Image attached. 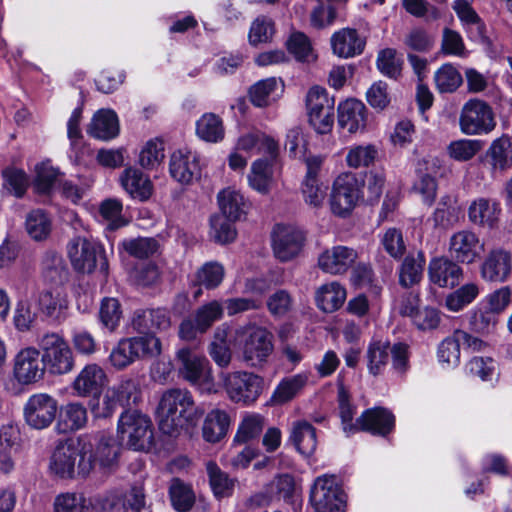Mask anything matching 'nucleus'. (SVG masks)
<instances>
[{"mask_svg":"<svg viewBox=\"0 0 512 512\" xmlns=\"http://www.w3.org/2000/svg\"><path fill=\"white\" fill-rule=\"evenodd\" d=\"M156 417L163 434L178 436L197 420V408L191 392L181 388L166 390L160 398Z\"/></svg>","mask_w":512,"mask_h":512,"instance_id":"nucleus-1","label":"nucleus"},{"mask_svg":"<svg viewBox=\"0 0 512 512\" xmlns=\"http://www.w3.org/2000/svg\"><path fill=\"white\" fill-rule=\"evenodd\" d=\"M156 417L163 434L178 436L197 420V408L191 392L181 388L166 390L160 398Z\"/></svg>","mask_w":512,"mask_h":512,"instance_id":"nucleus-2","label":"nucleus"},{"mask_svg":"<svg viewBox=\"0 0 512 512\" xmlns=\"http://www.w3.org/2000/svg\"><path fill=\"white\" fill-rule=\"evenodd\" d=\"M161 349L160 339L152 334L122 338L112 348L108 360L116 370H124L136 361L159 356Z\"/></svg>","mask_w":512,"mask_h":512,"instance_id":"nucleus-3","label":"nucleus"},{"mask_svg":"<svg viewBox=\"0 0 512 512\" xmlns=\"http://www.w3.org/2000/svg\"><path fill=\"white\" fill-rule=\"evenodd\" d=\"M36 344L45 365V372L59 376L73 370L75 365L73 351L62 334L46 331L37 336Z\"/></svg>","mask_w":512,"mask_h":512,"instance_id":"nucleus-4","label":"nucleus"},{"mask_svg":"<svg viewBox=\"0 0 512 512\" xmlns=\"http://www.w3.org/2000/svg\"><path fill=\"white\" fill-rule=\"evenodd\" d=\"M87 454L78 462L77 475L88 476L95 468L106 473L115 469L118 463L119 447L109 435H97L93 441H83Z\"/></svg>","mask_w":512,"mask_h":512,"instance_id":"nucleus-5","label":"nucleus"},{"mask_svg":"<svg viewBox=\"0 0 512 512\" xmlns=\"http://www.w3.org/2000/svg\"><path fill=\"white\" fill-rule=\"evenodd\" d=\"M178 376L202 391L212 392L214 379L209 360L194 349L183 347L176 352Z\"/></svg>","mask_w":512,"mask_h":512,"instance_id":"nucleus-6","label":"nucleus"},{"mask_svg":"<svg viewBox=\"0 0 512 512\" xmlns=\"http://www.w3.org/2000/svg\"><path fill=\"white\" fill-rule=\"evenodd\" d=\"M241 336L240 351L243 361L252 368L267 363L274 350L273 334L264 327L253 326L237 331Z\"/></svg>","mask_w":512,"mask_h":512,"instance_id":"nucleus-7","label":"nucleus"},{"mask_svg":"<svg viewBox=\"0 0 512 512\" xmlns=\"http://www.w3.org/2000/svg\"><path fill=\"white\" fill-rule=\"evenodd\" d=\"M118 433L127 446L135 451H147L153 443L152 423L137 410H125L118 420Z\"/></svg>","mask_w":512,"mask_h":512,"instance_id":"nucleus-8","label":"nucleus"},{"mask_svg":"<svg viewBox=\"0 0 512 512\" xmlns=\"http://www.w3.org/2000/svg\"><path fill=\"white\" fill-rule=\"evenodd\" d=\"M227 397L236 404L249 406L256 402L263 390V378L247 371L220 374Z\"/></svg>","mask_w":512,"mask_h":512,"instance_id":"nucleus-9","label":"nucleus"},{"mask_svg":"<svg viewBox=\"0 0 512 512\" xmlns=\"http://www.w3.org/2000/svg\"><path fill=\"white\" fill-rule=\"evenodd\" d=\"M496 127L492 107L480 99H470L461 108L459 115L460 131L468 136L487 135Z\"/></svg>","mask_w":512,"mask_h":512,"instance_id":"nucleus-10","label":"nucleus"},{"mask_svg":"<svg viewBox=\"0 0 512 512\" xmlns=\"http://www.w3.org/2000/svg\"><path fill=\"white\" fill-rule=\"evenodd\" d=\"M305 104L310 125L319 134L329 133L334 124V98L325 88L316 85L308 90Z\"/></svg>","mask_w":512,"mask_h":512,"instance_id":"nucleus-11","label":"nucleus"},{"mask_svg":"<svg viewBox=\"0 0 512 512\" xmlns=\"http://www.w3.org/2000/svg\"><path fill=\"white\" fill-rule=\"evenodd\" d=\"M314 512H344L345 500L335 475L317 477L310 491Z\"/></svg>","mask_w":512,"mask_h":512,"instance_id":"nucleus-12","label":"nucleus"},{"mask_svg":"<svg viewBox=\"0 0 512 512\" xmlns=\"http://www.w3.org/2000/svg\"><path fill=\"white\" fill-rule=\"evenodd\" d=\"M82 439L60 441L50 458V471L59 478L72 479L77 474L78 462L87 454Z\"/></svg>","mask_w":512,"mask_h":512,"instance_id":"nucleus-13","label":"nucleus"},{"mask_svg":"<svg viewBox=\"0 0 512 512\" xmlns=\"http://www.w3.org/2000/svg\"><path fill=\"white\" fill-rule=\"evenodd\" d=\"M58 411L57 400L47 393H34L23 405L25 424L37 431L50 427L55 421Z\"/></svg>","mask_w":512,"mask_h":512,"instance_id":"nucleus-14","label":"nucleus"},{"mask_svg":"<svg viewBox=\"0 0 512 512\" xmlns=\"http://www.w3.org/2000/svg\"><path fill=\"white\" fill-rule=\"evenodd\" d=\"M361 196L360 184L352 173L339 175L332 187L330 207L334 215L346 217L355 208Z\"/></svg>","mask_w":512,"mask_h":512,"instance_id":"nucleus-15","label":"nucleus"},{"mask_svg":"<svg viewBox=\"0 0 512 512\" xmlns=\"http://www.w3.org/2000/svg\"><path fill=\"white\" fill-rule=\"evenodd\" d=\"M12 362L13 377L20 385H31L44 378L45 365H43L38 346L21 348L13 357Z\"/></svg>","mask_w":512,"mask_h":512,"instance_id":"nucleus-16","label":"nucleus"},{"mask_svg":"<svg viewBox=\"0 0 512 512\" xmlns=\"http://www.w3.org/2000/svg\"><path fill=\"white\" fill-rule=\"evenodd\" d=\"M68 256L75 270L79 272H92L98 259L102 270H106L107 262L103 257V249L96 242L84 237H76L68 244Z\"/></svg>","mask_w":512,"mask_h":512,"instance_id":"nucleus-17","label":"nucleus"},{"mask_svg":"<svg viewBox=\"0 0 512 512\" xmlns=\"http://www.w3.org/2000/svg\"><path fill=\"white\" fill-rule=\"evenodd\" d=\"M304 241L305 235L298 227L277 224L272 234L273 253L281 262L291 261L300 254Z\"/></svg>","mask_w":512,"mask_h":512,"instance_id":"nucleus-18","label":"nucleus"},{"mask_svg":"<svg viewBox=\"0 0 512 512\" xmlns=\"http://www.w3.org/2000/svg\"><path fill=\"white\" fill-rule=\"evenodd\" d=\"M171 177L182 185H190L201 177L200 156L189 149H179L170 156Z\"/></svg>","mask_w":512,"mask_h":512,"instance_id":"nucleus-19","label":"nucleus"},{"mask_svg":"<svg viewBox=\"0 0 512 512\" xmlns=\"http://www.w3.org/2000/svg\"><path fill=\"white\" fill-rule=\"evenodd\" d=\"M448 251L454 261L471 264L480 258L484 251V243L473 231L461 230L450 237Z\"/></svg>","mask_w":512,"mask_h":512,"instance_id":"nucleus-20","label":"nucleus"},{"mask_svg":"<svg viewBox=\"0 0 512 512\" xmlns=\"http://www.w3.org/2000/svg\"><path fill=\"white\" fill-rule=\"evenodd\" d=\"M441 168L440 160L437 157L427 156L419 159L416 164L418 180L414 184V190L419 193L424 203L431 205L437 192L435 176Z\"/></svg>","mask_w":512,"mask_h":512,"instance_id":"nucleus-21","label":"nucleus"},{"mask_svg":"<svg viewBox=\"0 0 512 512\" xmlns=\"http://www.w3.org/2000/svg\"><path fill=\"white\" fill-rule=\"evenodd\" d=\"M512 272V253L503 248H494L485 257L480 267L481 277L488 282H505Z\"/></svg>","mask_w":512,"mask_h":512,"instance_id":"nucleus-22","label":"nucleus"},{"mask_svg":"<svg viewBox=\"0 0 512 512\" xmlns=\"http://www.w3.org/2000/svg\"><path fill=\"white\" fill-rule=\"evenodd\" d=\"M39 310L58 323L65 320L69 302L63 287L56 285L40 290L36 295Z\"/></svg>","mask_w":512,"mask_h":512,"instance_id":"nucleus-23","label":"nucleus"},{"mask_svg":"<svg viewBox=\"0 0 512 512\" xmlns=\"http://www.w3.org/2000/svg\"><path fill=\"white\" fill-rule=\"evenodd\" d=\"M358 253L347 246H334L322 252L318 258L320 269L332 275L346 273L356 262Z\"/></svg>","mask_w":512,"mask_h":512,"instance_id":"nucleus-24","label":"nucleus"},{"mask_svg":"<svg viewBox=\"0 0 512 512\" xmlns=\"http://www.w3.org/2000/svg\"><path fill=\"white\" fill-rule=\"evenodd\" d=\"M107 376L101 366L90 363L84 366L72 383V388L79 397L97 396L101 393Z\"/></svg>","mask_w":512,"mask_h":512,"instance_id":"nucleus-25","label":"nucleus"},{"mask_svg":"<svg viewBox=\"0 0 512 512\" xmlns=\"http://www.w3.org/2000/svg\"><path fill=\"white\" fill-rule=\"evenodd\" d=\"M330 43L334 55L348 59L363 53L366 39L356 29L345 27L332 34Z\"/></svg>","mask_w":512,"mask_h":512,"instance_id":"nucleus-26","label":"nucleus"},{"mask_svg":"<svg viewBox=\"0 0 512 512\" xmlns=\"http://www.w3.org/2000/svg\"><path fill=\"white\" fill-rule=\"evenodd\" d=\"M463 270L452 258L435 257L428 266L429 280L442 288H453L459 284Z\"/></svg>","mask_w":512,"mask_h":512,"instance_id":"nucleus-27","label":"nucleus"},{"mask_svg":"<svg viewBox=\"0 0 512 512\" xmlns=\"http://www.w3.org/2000/svg\"><path fill=\"white\" fill-rule=\"evenodd\" d=\"M367 122V109L363 102L351 98L338 105V124L349 133L363 131Z\"/></svg>","mask_w":512,"mask_h":512,"instance_id":"nucleus-28","label":"nucleus"},{"mask_svg":"<svg viewBox=\"0 0 512 512\" xmlns=\"http://www.w3.org/2000/svg\"><path fill=\"white\" fill-rule=\"evenodd\" d=\"M359 431H366L373 435L386 436L395 425L394 415L387 409L375 407L365 410L359 418Z\"/></svg>","mask_w":512,"mask_h":512,"instance_id":"nucleus-29","label":"nucleus"},{"mask_svg":"<svg viewBox=\"0 0 512 512\" xmlns=\"http://www.w3.org/2000/svg\"><path fill=\"white\" fill-rule=\"evenodd\" d=\"M284 90L280 78L269 77L253 84L248 91L251 103L256 107H267L277 100Z\"/></svg>","mask_w":512,"mask_h":512,"instance_id":"nucleus-30","label":"nucleus"},{"mask_svg":"<svg viewBox=\"0 0 512 512\" xmlns=\"http://www.w3.org/2000/svg\"><path fill=\"white\" fill-rule=\"evenodd\" d=\"M120 184L134 199L145 201L152 195V182L139 169L133 167L126 168L120 176Z\"/></svg>","mask_w":512,"mask_h":512,"instance_id":"nucleus-31","label":"nucleus"},{"mask_svg":"<svg viewBox=\"0 0 512 512\" xmlns=\"http://www.w3.org/2000/svg\"><path fill=\"white\" fill-rule=\"evenodd\" d=\"M90 136L99 140H111L119 134L117 114L111 109L97 111L87 129Z\"/></svg>","mask_w":512,"mask_h":512,"instance_id":"nucleus-32","label":"nucleus"},{"mask_svg":"<svg viewBox=\"0 0 512 512\" xmlns=\"http://www.w3.org/2000/svg\"><path fill=\"white\" fill-rule=\"evenodd\" d=\"M236 150L268 154L271 158H275L278 154L279 145L271 136L255 130L248 132L239 137Z\"/></svg>","mask_w":512,"mask_h":512,"instance_id":"nucleus-33","label":"nucleus"},{"mask_svg":"<svg viewBox=\"0 0 512 512\" xmlns=\"http://www.w3.org/2000/svg\"><path fill=\"white\" fill-rule=\"evenodd\" d=\"M230 416L227 411L219 408L209 411L204 419L203 438L210 443L219 442L229 430Z\"/></svg>","mask_w":512,"mask_h":512,"instance_id":"nucleus-34","label":"nucleus"},{"mask_svg":"<svg viewBox=\"0 0 512 512\" xmlns=\"http://www.w3.org/2000/svg\"><path fill=\"white\" fill-rule=\"evenodd\" d=\"M289 440L305 457L311 456L317 447L315 428L307 421H296L292 424Z\"/></svg>","mask_w":512,"mask_h":512,"instance_id":"nucleus-35","label":"nucleus"},{"mask_svg":"<svg viewBox=\"0 0 512 512\" xmlns=\"http://www.w3.org/2000/svg\"><path fill=\"white\" fill-rule=\"evenodd\" d=\"M87 420L88 413L86 407L81 403L71 402L61 408L57 430L61 433L74 432L82 429L86 425Z\"/></svg>","mask_w":512,"mask_h":512,"instance_id":"nucleus-36","label":"nucleus"},{"mask_svg":"<svg viewBox=\"0 0 512 512\" xmlns=\"http://www.w3.org/2000/svg\"><path fill=\"white\" fill-rule=\"evenodd\" d=\"M217 198L221 210L220 215L236 221L246 215L248 203L239 191L226 188L219 192Z\"/></svg>","mask_w":512,"mask_h":512,"instance_id":"nucleus-37","label":"nucleus"},{"mask_svg":"<svg viewBox=\"0 0 512 512\" xmlns=\"http://www.w3.org/2000/svg\"><path fill=\"white\" fill-rule=\"evenodd\" d=\"M229 327L219 326L213 336V340L208 347V353L214 363L220 368H227L232 361L233 353L228 343Z\"/></svg>","mask_w":512,"mask_h":512,"instance_id":"nucleus-38","label":"nucleus"},{"mask_svg":"<svg viewBox=\"0 0 512 512\" xmlns=\"http://www.w3.org/2000/svg\"><path fill=\"white\" fill-rule=\"evenodd\" d=\"M500 211L496 201L479 198L470 205L468 216L469 220L476 225L492 227L497 222Z\"/></svg>","mask_w":512,"mask_h":512,"instance_id":"nucleus-39","label":"nucleus"},{"mask_svg":"<svg viewBox=\"0 0 512 512\" xmlns=\"http://www.w3.org/2000/svg\"><path fill=\"white\" fill-rule=\"evenodd\" d=\"M390 343L372 340L366 350L367 368L371 375H381L390 362Z\"/></svg>","mask_w":512,"mask_h":512,"instance_id":"nucleus-40","label":"nucleus"},{"mask_svg":"<svg viewBox=\"0 0 512 512\" xmlns=\"http://www.w3.org/2000/svg\"><path fill=\"white\" fill-rule=\"evenodd\" d=\"M493 170L504 171L512 166V141L508 136L495 139L486 152Z\"/></svg>","mask_w":512,"mask_h":512,"instance_id":"nucleus-41","label":"nucleus"},{"mask_svg":"<svg viewBox=\"0 0 512 512\" xmlns=\"http://www.w3.org/2000/svg\"><path fill=\"white\" fill-rule=\"evenodd\" d=\"M346 299V290L338 282L322 285L316 292L317 306L324 312H334L339 309Z\"/></svg>","mask_w":512,"mask_h":512,"instance_id":"nucleus-42","label":"nucleus"},{"mask_svg":"<svg viewBox=\"0 0 512 512\" xmlns=\"http://www.w3.org/2000/svg\"><path fill=\"white\" fill-rule=\"evenodd\" d=\"M425 262V256L421 251L416 255L406 256L400 267L399 283L405 288L419 283L423 276Z\"/></svg>","mask_w":512,"mask_h":512,"instance_id":"nucleus-43","label":"nucleus"},{"mask_svg":"<svg viewBox=\"0 0 512 512\" xmlns=\"http://www.w3.org/2000/svg\"><path fill=\"white\" fill-rule=\"evenodd\" d=\"M498 322L497 315L484 302H480L468 313L469 328L476 333L489 334Z\"/></svg>","mask_w":512,"mask_h":512,"instance_id":"nucleus-44","label":"nucleus"},{"mask_svg":"<svg viewBox=\"0 0 512 512\" xmlns=\"http://www.w3.org/2000/svg\"><path fill=\"white\" fill-rule=\"evenodd\" d=\"M196 134L203 141L217 143L223 140L225 129L222 119L214 113H205L196 122Z\"/></svg>","mask_w":512,"mask_h":512,"instance_id":"nucleus-45","label":"nucleus"},{"mask_svg":"<svg viewBox=\"0 0 512 512\" xmlns=\"http://www.w3.org/2000/svg\"><path fill=\"white\" fill-rule=\"evenodd\" d=\"M453 9L466 27L469 37L473 40L482 39L484 26L468 0H456Z\"/></svg>","mask_w":512,"mask_h":512,"instance_id":"nucleus-46","label":"nucleus"},{"mask_svg":"<svg viewBox=\"0 0 512 512\" xmlns=\"http://www.w3.org/2000/svg\"><path fill=\"white\" fill-rule=\"evenodd\" d=\"M248 182L252 189L265 194L272 183V165L269 161L258 159L251 165Z\"/></svg>","mask_w":512,"mask_h":512,"instance_id":"nucleus-47","label":"nucleus"},{"mask_svg":"<svg viewBox=\"0 0 512 512\" xmlns=\"http://www.w3.org/2000/svg\"><path fill=\"white\" fill-rule=\"evenodd\" d=\"M90 506V501L83 493L64 492L55 497L53 512H89Z\"/></svg>","mask_w":512,"mask_h":512,"instance_id":"nucleus-48","label":"nucleus"},{"mask_svg":"<svg viewBox=\"0 0 512 512\" xmlns=\"http://www.w3.org/2000/svg\"><path fill=\"white\" fill-rule=\"evenodd\" d=\"M224 277L225 268L217 261L204 263L195 274L196 283L207 290H213L219 287Z\"/></svg>","mask_w":512,"mask_h":512,"instance_id":"nucleus-49","label":"nucleus"},{"mask_svg":"<svg viewBox=\"0 0 512 512\" xmlns=\"http://www.w3.org/2000/svg\"><path fill=\"white\" fill-rule=\"evenodd\" d=\"M376 66L382 75L397 80L402 73L403 59L395 49L385 48L378 52Z\"/></svg>","mask_w":512,"mask_h":512,"instance_id":"nucleus-50","label":"nucleus"},{"mask_svg":"<svg viewBox=\"0 0 512 512\" xmlns=\"http://www.w3.org/2000/svg\"><path fill=\"white\" fill-rule=\"evenodd\" d=\"M460 347L461 344L456 331L441 341L437 350V358L444 369L455 368L459 365Z\"/></svg>","mask_w":512,"mask_h":512,"instance_id":"nucleus-51","label":"nucleus"},{"mask_svg":"<svg viewBox=\"0 0 512 512\" xmlns=\"http://www.w3.org/2000/svg\"><path fill=\"white\" fill-rule=\"evenodd\" d=\"M307 382V373H299L286 377L277 385L273 393V398L279 403L290 401L303 389Z\"/></svg>","mask_w":512,"mask_h":512,"instance_id":"nucleus-52","label":"nucleus"},{"mask_svg":"<svg viewBox=\"0 0 512 512\" xmlns=\"http://www.w3.org/2000/svg\"><path fill=\"white\" fill-rule=\"evenodd\" d=\"M121 407L136 404L141 397V389L138 380L124 377L116 385L110 387Z\"/></svg>","mask_w":512,"mask_h":512,"instance_id":"nucleus-53","label":"nucleus"},{"mask_svg":"<svg viewBox=\"0 0 512 512\" xmlns=\"http://www.w3.org/2000/svg\"><path fill=\"white\" fill-rule=\"evenodd\" d=\"M236 220L216 214L210 218V237L219 244L230 243L235 240L237 232L233 225Z\"/></svg>","mask_w":512,"mask_h":512,"instance_id":"nucleus-54","label":"nucleus"},{"mask_svg":"<svg viewBox=\"0 0 512 512\" xmlns=\"http://www.w3.org/2000/svg\"><path fill=\"white\" fill-rule=\"evenodd\" d=\"M288 51L296 60L310 62L316 59L310 39L303 32H293L286 42Z\"/></svg>","mask_w":512,"mask_h":512,"instance_id":"nucleus-55","label":"nucleus"},{"mask_svg":"<svg viewBox=\"0 0 512 512\" xmlns=\"http://www.w3.org/2000/svg\"><path fill=\"white\" fill-rule=\"evenodd\" d=\"M169 495L172 506L178 512L189 511L195 501V496L190 486L179 479H173L169 488Z\"/></svg>","mask_w":512,"mask_h":512,"instance_id":"nucleus-56","label":"nucleus"},{"mask_svg":"<svg viewBox=\"0 0 512 512\" xmlns=\"http://www.w3.org/2000/svg\"><path fill=\"white\" fill-rule=\"evenodd\" d=\"M224 307L218 300H212L199 307L194 315L200 333L206 332L216 321L223 316Z\"/></svg>","mask_w":512,"mask_h":512,"instance_id":"nucleus-57","label":"nucleus"},{"mask_svg":"<svg viewBox=\"0 0 512 512\" xmlns=\"http://www.w3.org/2000/svg\"><path fill=\"white\" fill-rule=\"evenodd\" d=\"M328 187L321 179H303L301 182V194L306 204L313 208L322 206Z\"/></svg>","mask_w":512,"mask_h":512,"instance_id":"nucleus-58","label":"nucleus"},{"mask_svg":"<svg viewBox=\"0 0 512 512\" xmlns=\"http://www.w3.org/2000/svg\"><path fill=\"white\" fill-rule=\"evenodd\" d=\"M122 317L120 303L116 298H104L100 305L99 320L104 328L113 332L119 326Z\"/></svg>","mask_w":512,"mask_h":512,"instance_id":"nucleus-59","label":"nucleus"},{"mask_svg":"<svg viewBox=\"0 0 512 512\" xmlns=\"http://www.w3.org/2000/svg\"><path fill=\"white\" fill-rule=\"evenodd\" d=\"M435 83L440 92L451 93L461 85L462 76L452 64H444L435 73Z\"/></svg>","mask_w":512,"mask_h":512,"instance_id":"nucleus-60","label":"nucleus"},{"mask_svg":"<svg viewBox=\"0 0 512 512\" xmlns=\"http://www.w3.org/2000/svg\"><path fill=\"white\" fill-rule=\"evenodd\" d=\"M122 210V202L118 199H106L100 204L99 213L107 223L108 229L116 230L126 225Z\"/></svg>","mask_w":512,"mask_h":512,"instance_id":"nucleus-61","label":"nucleus"},{"mask_svg":"<svg viewBox=\"0 0 512 512\" xmlns=\"http://www.w3.org/2000/svg\"><path fill=\"white\" fill-rule=\"evenodd\" d=\"M264 427V419L259 414H249L240 423L234 442L246 443L260 435Z\"/></svg>","mask_w":512,"mask_h":512,"instance_id":"nucleus-62","label":"nucleus"},{"mask_svg":"<svg viewBox=\"0 0 512 512\" xmlns=\"http://www.w3.org/2000/svg\"><path fill=\"white\" fill-rule=\"evenodd\" d=\"M26 230L35 240L45 239L51 231V222L44 211L38 209L30 212L26 218Z\"/></svg>","mask_w":512,"mask_h":512,"instance_id":"nucleus-63","label":"nucleus"},{"mask_svg":"<svg viewBox=\"0 0 512 512\" xmlns=\"http://www.w3.org/2000/svg\"><path fill=\"white\" fill-rule=\"evenodd\" d=\"M481 149V143L475 139H460L448 146L449 156L460 162L471 160Z\"/></svg>","mask_w":512,"mask_h":512,"instance_id":"nucleus-64","label":"nucleus"}]
</instances>
